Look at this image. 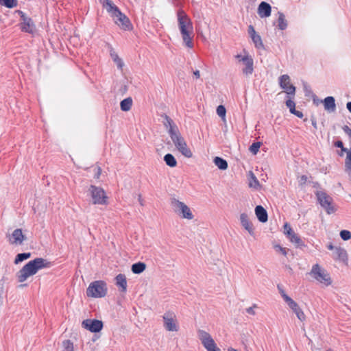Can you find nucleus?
<instances>
[{
    "instance_id": "f257e3e1",
    "label": "nucleus",
    "mask_w": 351,
    "mask_h": 351,
    "mask_svg": "<svg viewBox=\"0 0 351 351\" xmlns=\"http://www.w3.org/2000/svg\"><path fill=\"white\" fill-rule=\"evenodd\" d=\"M178 27L185 45L189 48L193 47V25L187 14L182 10L177 13Z\"/></svg>"
},
{
    "instance_id": "f03ea898",
    "label": "nucleus",
    "mask_w": 351,
    "mask_h": 351,
    "mask_svg": "<svg viewBox=\"0 0 351 351\" xmlns=\"http://www.w3.org/2000/svg\"><path fill=\"white\" fill-rule=\"evenodd\" d=\"M49 263L43 258H36L29 261L17 273L16 278L19 282H25L29 277L36 274L38 270L48 267Z\"/></svg>"
},
{
    "instance_id": "7ed1b4c3",
    "label": "nucleus",
    "mask_w": 351,
    "mask_h": 351,
    "mask_svg": "<svg viewBox=\"0 0 351 351\" xmlns=\"http://www.w3.org/2000/svg\"><path fill=\"white\" fill-rule=\"evenodd\" d=\"M99 1L106 8L107 12L113 17L116 24L125 30L130 29L131 23L129 19L121 12L117 5L110 0H99Z\"/></svg>"
},
{
    "instance_id": "20e7f679",
    "label": "nucleus",
    "mask_w": 351,
    "mask_h": 351,
    "mask_svg": "<svg viewBox=\"0 0 351 351\" xmlns=\"http://www.w3.org/2000/svg\"><path fill=\"white\" fill-rule=\"evenodd\" d=\"M107 290V285L104 281L96 280L89 285L86 295L95 298H103L106 295Z\"/></svg>"
},
{
    "instance_id": "39448f33",
    "label": "nucleus",
    "mask_w": 351,
    "mask_h": 351,
    "mask_svg": "<svg viewBox=\"0 0 351 351\" xmlns=\"http://www.w3.org/2000/svg\"><path fill=\"white\" fill-rule=\"evenodd\" d=\"M171 141H173L174 145L177 148V149L185 157L191 158L193 156L192 152L188 147L186 143L184 138L182 136L180 132H177L173 133L172 132V135L169 136Z\"/></svg>"
},
{
    "instance_id": "423d86ee",
    "label": "nucleus",
    "mask_w": 351,
    "mask_h": 351,
    "mask_svg": "<svg viewBox=\"0 0 351 351\" xmlns=\"http://www.w3.org/2000/svg\"><path fill=\"white\" fill-rule=\"evenodd\" d=\"M88 194L91 197L93 204L106 205L108 202V197L105 191L95 185H90L88 190Z\"/></svg>"
},
{
    "instance_id": "0eeeda50",
    "label": "nucleus",
    "mask_w": 351,
    "mask_h": 351,
    "mask_svg": "<svg viewBox=\"0 0 351 351\" xmlns=\"http://www.w3.org/2000/svg\"><path fill=\"white\" fill-rule=\"evenodd\" d=\"M316 196L319 204L325 210L328 215H331L336 211L332 204V198L324 191H317Z\"/></svg>"
},
{
    "instance_id": "6e6552de",
    "label": "nucleus",
    "mask_w": 351,
    "mask_h": 351,
    "mask_svg": "<svg viewBox=\"0 0 351 351\" xmlns=\"http://www.w3.org/2000/svg\"><path fill=\"white\" fill-rule=\"evenodd\" d=\"M171 205L174 211L182 216V217L187 219H193V215L190 208L184 202L179 201L176 198H171Z\"/></svg>"
},
{
    "instance_id": "1a4fd4ad",
    "label": "nucleus",
    "mask_w": 351,
    "mask_h": 351,
    "mask_svg": "<svg viewBox=\"0 0 351 351\" xmlns=\"http://www.w3.org/2000/svg\"><path fill=\"white\" fill-rule=\"evenodd\" d=\"M311 274L318 282L323 283L326 286H328L332 283L329 274L324 269H322L318 264H315L313 266Z\"/></svg>"
},
{
    "instance_id": "9d476101",
    "label": "nucleus",
    "mask_w": 351,
    "mask_h": 351,
    "mask_svg": "<svg viewBox=\"0 0 351 351\" xmlns=\"http://www.w3.org/2000/svg\"><path fill=\"white\" fill-rule=\"evenodd\" d=\"M197 336L207 351H220V349L217 347L215 341L208 332L203 330H199L197 331Z\"/></svg>"
},
{
    "instance_id": "9b49d317",
    "label": "nucleus",
    "mask_w": 351,
    "mask_h": 351,
    "mask_svg": "<svg viewBox=\"0 0 351 351\" xmlns=\"http://www.w3.org/2000/svg\"><path fill=\"white\" fill-rule=\"evenodd\" d=\"M16 12L20 16L22 22L20 23V28L24 32L32 34L35 30V25L32 19L21 10H17Z\"/></svg>"
},
{
    "instance_id": "f8f14e48",
    "label": "nucleus",
    "mask_w": 351,
    "mask_h": 351,
    "mask_svg": "<svg viewBox=\"0 0 351 351\" xmlns=\"http://www.w3.org/2000/svg\"><path fill=\"white\" fill-rule=\"evenodd\" d=\"M279 85L287 94V97H295V87L290 84V77L288 75L285 74L279 77Z\"/></svg>"
},
{
    "instance_id": "ddd939ff",
    "label": "nucleus",
    "mask_w": 351,
    "mask_h": 351,
    "mask_svg": "<svg viewBox=\"0 0 351 351\" xmlns=\"http://www.w3.org/2000/svg\"><path fill=\"white\" fill-rule=\"evenodd\" d=\"M164 327L167 331L177 332L179 326L176 322V315L173 312H167L163 317Z\"/></svg>"
},
{
    "instance_id": "4468645a",
    "label": "nucleus",
    "mask_w": 351,
    "mask_h": 351,
    "mask_svg": "<svg viewBox=\"0 0 351 351\" xmlns=\"http://www.w3.org/2000/svg\"><path fill=\"white\" fill-rule=\"evenodd\" d=\"M103 322L96 319H86L82 321V326L91 332H98L103 328Z\"/></svg>"
},
{
    "instance_id": "2eb2a0df",
    "label": "nucleus",
    "mask_w": 351,
    "mask_h": 351,
    "mask_svg": "<svg viewBox=\"0 0 351 351\" xmlns=\"http://www.w3.org/2000/svg\"><path fill=\"white\" fill-rule=\"evenodd\" d=\"M236 58L241 61L244 64L245 66L242 70L244 75L248 76L252 74L254 71V60L251 56L246 55L242 57L241 55L238 54L236 56Z\"/></svg>"
},
{
    "instance_id": "dca6fc26",
    "label": "nucleus",
    "mask_w": 351,
    "mask_h": 351,
    "mask_svg": "<svg viewBox=\"0 0 351 351\" xmlns=\"http://www.w3.org/2000/svg\"><path fill=\"white\" fill-rule=\"evenodd\" d=\"M6 238L10 244L14 245H21L25 239V236L23 234L20 228L15 229L12 234H7Z\"/></svg>"
},
{
    "instance_id": "f3484780",
    "label": "nucleus",
    "mask_w": 351,
    "mask_h": 351,
    "mask_svg": "<svg viewBox=\"0 0 351 351\" xmlns=\"http://www.w3.org/2000/svg\"><path fill=\"white\" fill-rule=\"evenodd\" d=\"M286 303L289 307L294 312L297 317L300 321L305 319V315L302 309L299 307L298 304L291 298H286Z\"/></svg>"
},
{
    "instance_id": "a211bd4d",
    "label": "nucleus",
    "mask_w": 351,
    "mask_h": 351,
    "mask_svg": "<svg viewBox=\"0 0 351 351\" xmlns=\"http://www.w3.org/2000/svg\"><path fill=\"white\" fill-rule=\"evenodd\" d=\"M287 237L291 243L295 245L296 247L302 248L305 246L304 243L300 239V236L296 234L292 228H289V230H287Z\"/></svg>"
},
{
    "instance_id": "6ab92c4d",
    "label": "nucleus",
    "mask_w": 351,
    "mask_h": 351,
    "mask_svg": "<svg viewBox=\"0 0 351 351\" xmlns=\"http://www.w3.org/2000/svg\"><path fill=\"white\" fill-rule=\"evenodd\" d=\"M162 117L164 119L162 121L163 125L168 130L169 136L172 135V132L176 133L179 131L177 125L169 116L164 114L162 115Z\"/></svg>"
},
{
    "instance_id": "aec40b11",
    "label": "nucleus",
    "mask_w": 351,
    "mask_h": 351,
    "mask_svg": "<svg viewBox=\"0 0 351 351\" xmlns=\"http://www.w3.org/2000/svg\"><path fill=\"white\" fill-rule=\"evenodd\" d=\"M332 257L335 260L341 261L343 263H347L348 254L345 249L341 247H337L332 253Z\"/></svg>"
},
{
    "instance_id": "412c9836",
    "label": "nucleus",
    "mask_w": 351,
    "mask_h": 351,
    "mask_svg": "<svg viewBox=\"0 0 351 351\" xmlns=\"http://www.w3.org/2000/svg\"><path fill=\"white\" fill-rule=\"evenodd\" d=\"M271 7L265 2L262 1L258 7V14L261 18L268 17L271 15Z\"/></svg>"
},
{
    "instance_id": "4be33fe9",
    "label": "nucleus",
    "mask_w": 351,
    "mask_h": 351,
    "mask_svg": "<svg viewBox=\"0 0 351 351\" xmlns=\"http://www.w3.org/2000/svg\"><path fill=\"white\" fill-rule=\"evenodd\" d=\"M321 102L323 103L324 110L328 112H334L336 110L335 99L332 96H328Z\"/></svg>"
},
{
    "instance_id": "5701e85b",
    "label": "nucleus",
    "mask_w": 351,
    "mask_h": 351,
    "mask_svg": "<svg viewBox=\"0 0 351 351\" xmlns=\"http://www.w3.org/2000/svg\"><path fill=\"white\" fill-rule=\"evenodd\" d=\"M240 221L242 226L247 230V232L251 234L254 235V228L252 223L248 219V216L245 213H242L240 215Z\"/></svg>"
},
{
    "instance_id": "b1692460",
    "label": "nucleus",
    "mask_w": 351,
    "mask_h": 351,
    "mask_svg": "<svg viewBox=\"0 0 351 351\" xmlns=\"http://www.w3.org/2000/svg\"><path fill=\"white\" fill-rule=\"evenodd\" d=\"M255 214L259 221L265 223L268 219L267 210L261 205H258L255 208Z\"/></svg>"
},
{
    "instance_id": "393cba45",
    "label": "nucleus",
    "mask_w": 351,
    "mask_h": 351,
    "mask_svg": "<svg viewBox=\"0 0 351 351\" xmlns=\"http://www.w3.org/2000/svg\"><path fill=\"white\" fill-rule=\"evenodd\" d=\"M116 285L121 288V291L125 292L127 289V280L125 275L119 274L115 278Z\"/></svg>"
},
{
    "instance_id": "a878e982",
    "label": "nucleus",
    "mask_w": 351,
    "mask_h": 351,
    "mask_svg": "<svg viewBox=\"0 0 351 351\" xmlns=\"http://www.w3.org/2000/svg\"><path fill=\"white\" fill-rule=\"evenodd\" d=\"M277 26L279 29L285 30L287 29L288 23L287 21L285 19V16L282 12H278V18L277 20Z\"/></svg>"
},
{
    "instance_id": "bb28decb",
    "label": "nucleus",
    "mask_w": 351,
    "mask_h": 351,
    "mask_svg": "<svg viewBox=\"0 0 351 351\" xmlns=\"http://www.w3.org/2000/svg\"><path fill=\"white\" fill-rule=\"evenodd\" d=\"M345 171L351 181V147L348 150V156L345 160Z\"/></svg>"
},
{
    "instance_id": "cd10ccee",
    "label": "nucleus",
    "mask_w": 351,
    "mask_h": 351,
    "mask_svg": "<svg viewBox=\"0 0 351 351\" xmlns=\"http://www.w3.org/2000/svg\"><path fill=\"white\" fill-rule=\"evenodd\" d=\"M145 268H146L145 263H144L143 262H138V263H134L132 265L131 270L135 274H140L145 271Z\"/></svg>"
},
{
    "instance_id": "c85d7f7f",
    "label": "nucleus",
    "mask_w": 351,
    "mask_h": 351,
    "mask_svg": "<svg viewBox=\"0 0 351 351\" xmlns=\"http://www.w3.org/2000/svg\"><path fill=\"white\" fill-rule=\"evenodd\" d=\"M213 162L215 165L221 170H226L228 167L227 161L219 156H216L214 158Z\"/></svg>"
},
{
    "instance_id": "c756f323",
    "label": "nucleus",
    "mask_w": 351,
    "mask_h": 351,
    "mask_svg": "<svg viewBox=\"0 0 351 351\" xmlns=\"http://www.w3.org/2000/svg\"><path fill=\"white\" fill-rule=\"evenodd\" d=\"M132 106V99L131 97H127L123 99L120 103V108L122 111L127 112L131 109Z\"/></svg>"
},
{
    "instance_id": "7c9ffc66",
    "label": "nucleus",
    "mask_w": 351,
    "mask_h": 351,
    "mask_svg": "<svg viewBox=\"0 0 351 351\" xmlns=\"http://www.w3.org/2000/svg\"><path fill=\"white\" fill-rule=\"evenodd\" d=\"M164 161L166 165L170 167H175L177 165L176 159L173 154L169 153L165 155Z\"/></svg>"
},
{
    "instance_id": "2f4dec72",
    "label": "nucleus",
    "mask_w": 351,
    "mask_h": 351,
    "mask_svg": "<svg viewBox=\"0 0 351 351\" xmlns=\"http://www.w3.org/2000/svg\"><path fill=\"white\" fill-rule=\"evenodd\" d=\"M31 255L32 254L30 252L19 253L16 256L14 263V264L17 265L30 258Z\"/></svg>"
},
{
    "instance_id": "473e14b6",
    "label": "nucleus",
    "mask_w": 351,
    "mask_h": 351,
    "mask_svg": "<svg viewBox=\"0 0 351 351\" xmlns=\"http://www.w3.org/2000/svg\"><path fill=\"white\" fill-rule=\"evenodd\" d=\"M251 38L256 47V48L257 49H263L264 48V45H263V41H262V39H261V37L260 35L256 34L254 35H253L252 36H251Z\"/></svg>"
},
{
    "instance_id": "72a5a7b5",
    "label": "nucleus",
    "mask_w": 351,
    "mask_h": 351,
    "mask_svg": "<svg viewBox=\"0 0 351 351\" xmlns=\"http://www.w3.org/2000/svg\"><path fill=\"white\" fill-rule=\"evenodd\" d=\"M0 4L8 8H13L17 6V0H0Z\"/></svg>"
},
{
    "instance_id": "f704fd0d",
    "label": "nucleus",
    "mask_w": 351,
    "mask_h": 351,
    "mask_svg": "<svg viewBox=\"0 0 351 351\" xmlns=\"http://www.w3.org/2000/svg\"><path fill=\"white\" fill-rule=\"evenodd\" d=\"M110 56H111L113 61L117 64V67L119 69H121L122 67L123 66V62L122 61V60L119 57V56L114 51H111Z\"/></svg>"
},
{
    "instance_id": "c9c22d12",
    "label": "nucleus",
    "mask_w": 351,
    "mask_h": 351,
    "mask_svg": "<svg viewBox=\"0 0 351 351\" xmlns=\"http://www.w3.org/2000/svg\"><path fill=\"white\" fill-rule=\"evenodd\" d=\"M288 99L286 101V106L289 109L291 113L295 112V104L293 101L294 97L290 96V97H287Z\"/></svg>"
},
{
    "instance_id": "e433bc0d",
    "label": "nucleus",
    "mask_w": 351,
    "mask_h": 351,
    "mask_svg": "<svg viewBox=\"0 0 351 351\" xmlns=\"http://www.w3.org/2000/svg\"><path fill=\"white\" fill-rule=\"evenodd\" d=\"M249 176H250V180L249 182V185L250 187L257 188L259 186V182L252 171L249 172Z\"/></svg>"
},
{
    "instance_id": "4c0bfd02",
    "label": "nucleus",
    "mask_w": 351,
    "mask_h": 351,
    "mask_svg": "<svg viewBox=\"0 0 351 351\" xmlns=\"http://www.w3.org/2000/svg\"><path fill=\"white\" fill-rule=\"evenodd\" d=\"M261 145V142H255V143H253L250 146V148H249V150L250 151L251 153H252L254 155H256L259 149H260V147Z\"/></svg>"
},
{
    "instance_id": "58836bf2",
    "label": "nucleus",
    "mask_w": 351,
    "mask_h": 351,
    "mask_svg": "<svg viewBox=\"0 0 351 351\" xmlns=\"http://www.w3.org/2000/svg\"><path fill=\"white\" fill-rule=\"evenodd\" d=\"M226 113V108L223 105H219L217 108V114H218L219 117H220L223 119H225Z\"/></svg>"
},
{
    "instance_id": "ea45409f",
    "label": "nucleus",
    "mask_w": 351,
    "mask_h": 351,
    "mask_svg": "<svg viewBox=\"0 0 351 351\" xmlns=\"http://www.w3.org/2000/svg\"><path fill=\"white\" fill-rule=\"evenodd\" d=\"M64 351H74L73 343L70 340L63 341Z\"/></svg>"
},
{
    "instance_id": "a19ab883",
    "label": "nucleus",
    "mask_w": 351,
    "mask_h": 351,
    "mask_svg": "<svg viewBox=\"0 0 351 351\" xmlns=\"http://www.w3.org/2000/svg\"><path fill=\"white\" fill-rule=\"evenodd\" d=\"M340 237L343 241H348L351 238V232L349 230H343L340 232Z\"/></svg>"
},
{
    "instance_id": "79ce46f5",
    "label": "nucleus",
    "mask_w": 351,
    "mask_h": 351,
    "mask_svg": "<svg viewBox=\"0 0 351 351\" xmlns=\"http://www.w3.org/2000/svg\"><path fill=\"white\" fill-rule=\"evenodd\" d=\"M274 249L276 250V251H278L280 252V253H282L284 256H287V252L289 251L288 249L285 248V247H282V246H280V245H274Z\"/></svg>"
},
{
    "instance_id": "37998d69",
    "label": "nucleus",
    "mask_w": 351,
    "mask_h": 351,
    "mask_svg": "<svg viewBox=\"0 0 351 351\" xmlns=\"http://www.w3.org/2000/svg\"><path fill=\"white\" fill-rule=\"evenodd\" d=\"M277 288L279 291V293H280L282 298L284 299V300L286 302V298H290L289 295H287L284 289H282V286L280 285H278Z\"/></svg>"
},
{
    "instance_id": "c03bdc74",
    "label": "nucleus",
    "mask_w": 351,
    "mask_h": 351,
    "mask_svg": "<svg viewBox=\"0 0 351 351\" xmlns=\"http://www.w3.org/2000/svg\"><path fill=\"white\" fill-rule=\"evenodd\" d=\"M94 171H95L94 178L95 179H99L100 175H101V168L99 167H96L94 168Z\"/></svg>"
},
{
    "instance_id": "a18cd8bd",
    "label": "nucleus",
    "mask_w": 351,
    "mask_h": 351,
    "mask_svg": "<svg viewBox=\"0 0 351 351\" xmlns=\"http://www.w3.org/2000/svg\"><path fill=\"white\" fill-rule=\"evenodd\" d=\"M254 308H257V305L256 304H254L251 307H249V308H246V312L248 313V314H250V315H255V311L254 310Z\"/></svg>"
},
{
    "instance_id": "49530a36",
    "label": "nucleus",
    "mask_w": 351,
    "mask_h": 351,
    "mask_svg": "<svg viewBox=\"0 0 351 351\" xmlns=\"http://www.w3.org/2000/svg\"><path fill=\"white\" fill-rule=\"evenodd\" d=\"M343 132L348 134L350 138H351V129L348 126V125H344L343 128H342Z\"/></svg>"
},
{
    "instance_id": "de8ad7c7",
    "label": "nucleus",
    "mask_w": 351,
    "mask_h": 351,
    "mask_svg": "<svg viewBox=\"0 0 351 351\" xmlns=\"http://www.w3.org/2000/svg\"><path fill=\"white\" fill-rule=\"evenodd\" d=\"M248 34H250V37L256 34V32L252 25H250L248 27Z\"/></svg>"
},
{
    "instance_id": "09e8293b",
    "label": "nucleus",
    "mask_w": 351,
    "mask_h": 351,
    "mask_svg": "<svg viewBox=\"0 0 351 351\" xmlns=\"http://www.w3.org/2000/svg\"><path fill=\"white\" fill-rule=\"evenodd\" d=\"M334 146L338 148L343 147V143L341 141H337L334 143Z\"/></svg>"
},
{
    "instance_id": "8fccbe9b",
    "label": "nucleus",
    "mask_w": 351,
    "mask_h": 351,
    "mask_svg": "<svg viewBox=\"0 0 351 351\" xmlns=\"http://www.w3.org/2000/svg\"><path fill=\"white\" fill-rule=\"evenodd\" d=\"M291 114L295 115L296 117H298L299 118H302L304 116L303 113L301 111L296 110H295V112H292Z\"/></svg>"
},
{
    "instance_id": "3c124183",
    "label": "nucleus",
    "mask_w": 351,
    "mask_h": 351,
    "mask_svg": "<svg viewBox=\"0 0 351 351\" xmlns=\"http://www.w3.org/2000/svg\"><path fill=\"white\" fill-rule=\"evenodd\" d=\"M289 228H291V226L287 223H285L284 225V232H285V234L287 235V232L288 230H289Z\"/></svg>"
},
{
    "instance_id": "603ef678",
    "label": "nucleus",
    "mask_w": 351,
    "mask_h": 351,
    "mask_svg": "<svg viewBox=\"0 0 351 351\" xmlns=\"http://www.w3.org/2000/svg\"><path fill=\"white\" fill-rule=\"evenodd\" d=\"M193 75H194V77L196 78V79H198L200 77V73H199V70H195L193 71Z\"/></svg>"
},
{
    "instance_id": "864d4df0",
    "label": "nucleus",
    "mask_w": 351,
    "mask_h": 351,
    "mask_svg": "<svg viewBox=\"0 0 351 351\" xmlns=\"http://www.w3.org/2000/svg\"><path fill=\"white\" fill-rule=\"evenodd\" d=\"M327 247L328 250H333V252H334L336 247L333 246V245L332 243H330L328 245Z\"/></svg>"
},
{
    "instance_id": "5fc2aeb1",
    "label": "nucleus",
    "mask_w": 351,
    "mask_h": 351,
    "mask_svg": "<svg viewBox=\"0 0 351 351\" xmlns=\"http://www.w3.org/2000/svg\"><path fill=\"white\" fill-rule=\"evenodd\" d=\"M346 108L348 110V111L351 113V101L347 103Z\"/></svg>"
},
{
    "instance_id": "6e6d98bb",
    "label": "nucleus",
    "mask_w": 351,
    "mask_h": 351,
    "mask_svg": "<svg viewBox=\"0 0 351 351\" xmlns=\"http://www.w3.org/2000/svg\"><path fill=\"white\" fill-rule=\"evenodd\" d=\"M348 149L344 147V146H343V147H341V152L343 153V152L346 153V156H348Z\"/></svg>"
},
{
    "instance_id": "4d7b16f0",
    "label": "nucleus",
    "mask_w": 351,
    "mask_h": 351,
    "mask_svg": "<svg viewBox=\"0 0 351 351\" xmlns=\"http://www.w3.org/2000/svg\"><path fill=\"white\" fill-rule=\"evenodd\" d=\"M312 125L316 129L317 128V123L316 121L312 120Z\"/></svg>"
},
{
    "instance_id": "13d9d810",
    "label": "nucleus",
    "mask_w": 351,
    "mask_h": 351,
    "mask_svg": "<svg viewBox=\"0 0 351 351\" xmlns=\"http://www.w3.org/2000/svg\"><path fill=\"white\" fill-rule=\"evenodd\" d=\"M138 201H139L140 204H141V205H143V200H142V199H141V195H139Z\"/></svg>"
},
{
    "instance_id": "bf43d9fd",
    "label": "nucleus",
    "mask_w": 351,
    "mask_h": 351,
    "mask_svg": "<svg viewBox=\"0 0 351 351\" xmlns=\"http://www.w3.org/2000/svg\"><path fill=\"white\" fill-rule=\"evenodd\" d=\"M228 351H237V350L232 348H230L228 349Z\"/></svg>"
},
{
    "instance_id": "052dcab7",
    "label": "nucleus",
    "mask_w": 351,
    "mask_h": 351,
    "mask_svg": "<svg viewBox=\"0 0 351 351\" xmlns=\"http://www.w3.org/2000/svg\"><path fill=\"white\" fill-rule=\"evenodd\" d=\"M25 286H27V285H26V284H25V285H20V287H25Z\"/></svg>"
},
{
    "instance_id": "680f3d73",
    "label": "nucleus",
    "mask_w": 351,
    "mask_h": 351,
    "mask_svg": "<svg viewBox=\"0 0 351 351\" xmlns=\"http://www.w3.org/2000/svg\"><path fill=\"white\" fill-rule=\"evenodd\" d=\"M313 102H314V103L317 102V100H315V99L314 98V99H313Z\"/></svg>"
},
{
    "instance_id": "e2e57ef3",
    "label": "nucleus",
    "mask_w": 351,
    "mask_h": 351,
    "mask_svg": "<svg viewBox=\"0 0 351 351\" xmlns=\"http://www.w3.org/2000/svg\"><path fill=\"white\" fill-rule=\"evenodd\" d=\"M313 102H314V103L317 102V100H315V99L314 98V99H313Z\"/></svg>"
},
{
    "instance_id": "0e129e2a",
    "label": "nucleus",
    "mask_w": 351,
    "mask_h": 351,
    "mask_svg": "<svg viewBox=\"0 0 351 351\" xmlns=\"http://www.w3.org/2000/svg\"><path fill=\"white\" fill-rule=\"evenodd\" d=\"M339 154V156H343V152H340Z\"/></svg>"
}]
</instances>
